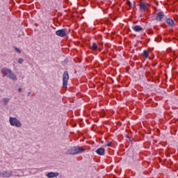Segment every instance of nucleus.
Returning a JSON list of instances; mask_svg holds the SVG:
<instances>
[{
	"mask_svg": "<svg viewBox=\"0 0 178 178\" xmlns=\"http://www.w3.org/2000/svg\"><path fill=\"white\" fill-rule=\"evenodd\" d=\"M2 74H4L6 77L10 79V80H13V81H16L17 80V76L12 72V70L9 68L4 67L1 70Z\"/></svg>",
	"mask_w": 178,
	"mask_h": 178,
	"instance_id": "obj_1",
	"label": "nucleus"
},
{
	"mask_svg": "<svg viewBox=\"0 0 178 178\" xmlns=\"http://www.w3.org/2000/svg\"><path fill=\"white\" fill-rule=\"evenodd\" d=\"M86 149L79 146H75L70 149H68L66 152L67 155H77V154H81L84 152Z\"/></svg>",
	"mask_w": 178,
	"mask_h": 178,
	"instance_id": "obj_2",
	"label": "nucleus"
},
{
	"mask_svg": "<svg viewBox=\"0 0 178 178\" xmlns=\"http://www.w3.org/2000/svg\"><path fill=\"white\" fill-rule=\"evenodd\" d=\"M9 123L10 126H15V127H22V124L16 118L10 117Z\"/></svg>",
	"mask_w": 178,
	"mask_h": 178,
	"instance_id": "obj_3",
	"label": "nucleus"
},
{
	"mask_svg": "<svg viewBox=\"0 0 178 178\" xmlns=\"http://www.w3.org/2000/svg\"><path fill=\"white\" fill-rule=\"evenodd\" d=\"M69 81V72L65 71L63 75V88L64 90L67 88V81Z\"/></svg>",
	"mask_w": 178,
	"mask_h": 178,
	"instance_id": "obj_4",
	"label": "nucleus"
},
{
	"mask_svg": "<svg viewBox=\"0 0 178 178\" xmlns=\"http://www.w3.org/2000/svg\"><path fill=\"white\" fill-rule=\"evenodd\" d=\"M66 31H67L66 29H59L56 31V34L58 37H61L62 38H63V37H66L67 35Z\"/></svg>",
	"mask_w": 178,
	"mask_h": 178,
	"instance_id": "obj_5",
	"label": "nucleus"
},
{
	"mask_svg": "<svg viewBox=\"0 0 178 178\" xmlns=\"http://www.w3.org/2000/svg\"><path fill=\"white\" fill-rule=\"evenodd\" d=\"M13 176V171H9V170H6L3 172L2 174V177H12Z\"/></svg>",
	"mask_w": 178,
	"mask_h": 178,
	"instance_id": "obj_6",
	"label": "nucleus"
},
{
	"mask_svg": "<svg viewBox=\"0 0 178 178\" xmlns=\"http://www.w3.org/2000/svg\"><path fill=\"white\" fill-rule=\"evenodd\" d=\"M95 152H96V154H97V155L104 156V155H105V148L99 147L97 149L95 150Z\"/></svg>",
	"mask_w": 178,
	"mask_h": 178,
	"instance_id": "obj_7",
	"label": "nucleus"
},
{
	"mask_svg": "<svg viewBox=\"0 0 178 178\" xmlns=\"http://www.w3.org/2000/svg\"><path fill=\"white\" fill-rule=\"evenodd\" d=\"M46 176L48 178L58 177V176H59V172H50L46 174Z\"/></svg>",
	"mask_w": 178,
	"mask_h": 178,
	"instance_id": "obj_8",
	"label": "nucleus"
},
{
	"mask_svg": "<svg viewBox=\"0 0 178 178\" xmlns=\"http://www.w3.org/2000/svg\"><path fill=\"white\" fill-rule=\"evenodd\" d=\"M163 16H165V14L163 12L161 11L158 13L157 16L156 17V20H158V22H162V19H163Z\"/></svg>",
	"mask_w": 178,
	"mask_h": 178,
	"instance_id": "obj_9",
	"label": "nucleus"
},
{
	"mask_svg": "<svg viewBox=\"0 0 178 178\" xmlns=\"http://www.w3.org/2000/svg\"><path fill=\"white\" fill-rule=\"evenodd\" d=\"M165 22L167 23V24H168L169 26H170V27H175V21H173V19L168 18L165 20Z\"/></svg>",
	"mask_w": 178,
	"mask_h": 178,
	"instance_id": "obj_10",
	"label": "nucleus"
},
{
	"mask_svg": "<svg viewBox=\"0 0 178 178\" xmlns=\"http://www.w3.org/2000/svg\"><path fill=\"white\" fill-rule=\"evenodd\" d=\"M133 30L136 31V33H140V31H143L144 30L141 26L136 25L133 27Z\"/></svg>",
	"mask_w": 178,
	"mask_h": 178,
	"instance_id": "obj_11",
	"label": "nucleus"
},
{
	"mask_svg": "<svg viewBox=\"0 0 178 178\" xmlns=\"http://www.w3.org/2000/svg\"><path fill=\"white\" fill-rule=\"evenodd\" d=\"M2 101H3V104L5 106H6V105H8V104H9V101H10V99H9V98H3Z\"/></svg>",
	"mask_w": 178,
	"mask_h": 178,
	"instance_id": "obj_12",
	"label": "nucleus"
},
{
	"mask_svg": "<svg viewBox=\"0 0 178 178\" xmlns=\"http://www.w3.org/2000/svg\"><path fill=\"white\" fill-rule=\"evenodd\" d=\"M147 9V6H145V3H140V10H145Z\"/></svg>",
	"mask_w": 178,
	"mask_h": 178,
	"instance_id": "obj_13",
	"label": "nucleus"
},
{
	"mask_svg": "<svg viewBox=\"0 0 178 178\" xmlns=\"http://www.w3.org/2000/svg\"><path fill=\"white\" fill-rule=\"evenodd\" d=\"M90 48L93 51H97V49H98V44H97V43H95V42H93L92 45V47Z\"/></svg>",
	"mask_w": 178,
	"mask_h": 178,
	"instance_id": "obj_14",
	"label": "nucleus"
},
{
	"mask_svg": "<svg viewBox=\"0 0 178 178\" xmlns=\"http://www.w3.org/2000/svg\"><path fill=\"white\" fill-rule=\"evenodd\" d=\"M143 56H144V58L147 59L148 56H149V54H148V51L144 50L143 53Z\"/></svg>",
	"mask_w": 178,
	"mask_h": 178,
	"instance_id": "obj_15",
	"label": "nucleus"
},
{
	"mask_svg": "<svg viewBox=\"0 0 178 178\" xmlns=\"http://www.w3.org/2000/svg\"><path fill=\"white\" fill-rule=\"evenodd\" d=\"M155 41L156 42H161V41H162V36L159 35L157 38H155Z\"/></svg>",
	"mask_w": 178,
	"mask_h": 178,
	"instance_id": "obj_16",
	"label": "nucleus"
},
{
	"mask_svg": "<svg viewBox=\"0 0 178 178\" xmlns=\"http://www.w3.org/2000/svg\"><path fill=\"white\" fill-rule=\"evenodd\" d=\"M14 49H15V52H17V54H22V51L20 50V49H19L16 47H14Z\"/></svg>",
	"mask_w": 178,
	"mask_h": 178,
	"instance_id": "obj_17",
	"label": "nucleus"
},
{
	"mask_svg": "<svg viewBox=\"0 0 178 178\" xmlns=\"http://www.w3.org/2000/svg\"><path fill=\"white\" fill-rule=\"evenodd\" d=\"M127 5H128V6H129V8H133V5L131 4V1H127Z\"/></svg>",
	"mask_w": 178,
	"mask_h": 178,
	"instance_id": "obj_18",
	"label": "nucleus"
},
{
	"mask_svg": "<svg viewBox=\"0 0 178 178\" xmlns=\"http://www.w3.org/2000/svg\"><path fill=\"white\" fill-rule=\"evenodd\" d=\"M23 62H24V59H23L22 58L18 59V63L22 64V63H23Z\"/></svg>",
	"mask_w": 178,
	"mask_h": 178,
	"instance_id": "obj_19",
	"label": "nucleus"
},
{
	"mask_svg": "<svg viewBox=\"0 0 178 178\" xmlns=\"http://www.w3.org/2000/svg\"><path fill=\"white\" fill-rule=\"evenodd\" d=\"M112 145V142H108V143H105V147H111Z\"/></svg>",
	"mask_w": 178,
	"mask_h": 178,
	"instance_id": "obj_20",
	"label": "nucleus"
},
{
	"mask_svg": "<svg viewBox=\"0 0 178 178\" xmlns=\"http://www.w3.org/2000/svg\"><path fill=\"white\" fill-rule=\"evenodd\" d=\"M149 34H154V31L149 30Z\"/></svg>",
	"mask_w": 178,
	"mask_h": 178,
	"instance_id": "obj_21",
	"label": "nucleus"
},
{
	"mask_svg": "<svg viewBox=\"0 0 178 178\" xmlns=\"http://www.w3.org/2000/svg\"><path fill=\"white\" fill-rule=\"evenodd\" d=\"M127 138H129V141H130L131 143H133V140H131V139L130 138V137L127 136Z\"/></svg>",
	"mask_w": 178,
	"mask_h": 178,
	"instance_id": "obj_22",
	"label": "nucleus"
},
{
	"mask_svg": "<svg viewBox=\"0 0 178 178\" xmlns=\"http://www.w3.org/2000/svg\"><path fill=\"white\" fill-rule=\"evenodd\" d=\"M19 92H22V88H18Z\"/></svg>",
	"mask_w": 178,
	"mask_h": 178,
	"instance_id": "obj_23",
	"label": "nucleus"
},
{
	"mask_svg": "<svg viewBox=\"0 0 178 178\" xmlns=\"http://www.w3.org/2000/svg\"><path fill=\"white\" fill-rule=\"evenodd\" d=\"M31 95V92H28V97H30Z\"/></svg>",
	"mask_w": 178,
	"mask_h": 178,
	"instance_id": "obj_24",
	"label": "nucleus"
},
{
	"mask_svg": "<svg viewBox=\"0 0 178 178\" xmlns=\"http://www.w3.org/2000/svg\"><path fill=\"white\" fill-rule=\"evenodd\" d=\"M131 8H136V3H134V5H133Z\"/></svg>",
	"mask_w": 178,
	"mask_h": 178,
	"instance_id": "obj_25",
	"label": "nucleus"
},
{
	"mask_svg": "<svg viewBox=\"0 0 178 178\" xmlns=\"http://www.w3.org/2000/svg\"><path fill=\"white\" fill-rule=\"evenodd\" d=\"M161 27H166V24L161 25Z\"/></svg>",
	"mask_w": 178,
	"mask_h": 178,
	"instance_id": "obj_26",
	"label": "nucleus"
},
{
	"mask_svg": "<svg viewBox=\"0 0 178 178\" xmlns=\"http://www.w3.org/2000/svg\"><path fill=\"white\" fill-rule=\"evenodd\" d=\"M3 174V172H0V176H2Z\"/></svg>",
	"mask_w": 178,
	"mask_h": 178,
	"instance_id": "obj_27",
	"label": "nucleus"
}]
</instances>
